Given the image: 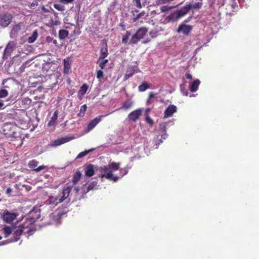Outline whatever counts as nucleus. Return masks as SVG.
Here are the masks:
<instances>
[{
	"mask_svg": "<svg viewBox=\"0 0 259 259\" xmlns=\"http://www.w3.org/2000/svg\"><path fill=\"white\" fill-rule=\"evenodd\" d=\"M72 188L71 186L64 187L58 196H50L47 200L48 203L57 205L58 203L63 202L69 196Z\"/></svg>",
	"mask_w": 259,
	"mask_h": 259,
	"instance_id": "f257e3e1",
	"label": "nucleus"
},
{
	"mask_svg": "<svg viewBox=\"0 0 259 259\" xmlns=\"http://www.w3.org/2000/svg\"><path fill=\"white\" fill-rule=\"evenodd\" d=\"M40 217V209H33L30 211L29 215L25 219L24 227L27 231L34 232V223Z\"/></svg>",
	"mask_w": 259,
	"mask_h": 259,
	"instance_id": "f03ea898",
	"label": "nucleus"
},
{
	"mask_svg": "<svg viewBox=\"0 0 259 259\" xmlns=\"http://www.w3.org/2000/svg\"><path fill=\"white\" fill-rule=\"evenodd\" d=\"M106 166L108 169V172L107 174H102L101 176V178H105L107 179L112 180L114 182L117 181L119 177L117 176H114L113 175V171L119 169L120 163L112 162Z\"/></svg>",
	"mask_w": 259,
	"mask_h": 259,
	"instance_id": "7ed1b4c3",
	"label": "nucleus"
},
{
	"mask_svg": "<svg viewBox=\"0 0 259 259\" xmlns=\"http://www.w3.org/2000/svg\"><path fill=\"white\" fill-rule=\"evenodd\" d=\"M24 222H23L22 224L20 225L19 226L13 227V230L12 231V235L13 238L12 239V241L16 242L18 241L20 238V236L23 234H26L28 235H31L33 234V232L31 230L29 231H27L24 227Z\"/></svg>",
	"mask_w": 259,
	"mask_h": 259,
	"instance_id": "20e7f679",
	"label": "nucleus"
},
{
	"mask_svg": "<svg viewBox=\"0 0 259 259\" xmlns=\"http://www.w3.org/2000/svg\"><path fill=\"white\" fill-rule=\"evenodd\" d=\"M147 32L148 28L146 27H142L139 28L132 36L128 44L131 45H137L141 39L144 38Z\"/></svg>",
	"mask_w": 259,
	"mask_h": 259,
	"instance_id": "39448f33",
	"label": "nucleus"
},
{
	"mask_svg": "<svg viewBox=\"0 0 259 259\" xmlns=\"http://www.w3.org/2000/svg\"><path fill=\"white\" fill-rule=\"evenodd\" d=\"M191 9V7L188 6V5L182 7L181 9L177 10L170 15L169 18L170 20L173 21H176L182 17L186 15Z\"/></svg>",
	"mask_w": 259,
	"mask_h": 259,
	"instance_id": "423d86ee",
	"label": "nucleus"
},
{
	"mask_svg": "<svg viewBox=\"0 0 259 259\" xmlns=\"http://www.w3.org/2000/svg\"><path fill=\"white\" fill-rule=\"evenodd\" d=\"M13 16L8 13H3L0 15V25L3 27H7L12 22Z\"/></svg>",
	"mask_w": 259,
	"mask_h": 259,
	"instance_id": "0eeeda50",
	"label": "nucleus"
},
{
	"mask_svg": "<svg viewBox=\"0 0 259 259\" xmlns=\"http://www.w3.org/2000/svg\"><path fill=\"white\" fill-rule=\"evenodd\" d=\"M73 139L74 137L73 136L62 137L61 138H59L53 141L49 144V146L51 147L58 146L68 142H69L70 141L73 140Z\"/></svg>",
	"mask_w": 259,
	"mask_h": 259,
	"instance_id": "6e6552de",
	"label": "nucleus"
},
{
	"mask_svg": "<svg viewBox=\"0 0 259 259\" xmlns=\"http://www.w3.org/2000/svg\"><path fill=\"white\" fill-rule=\"evenodd\" d=\"M31 103V99L28 97L21 99L18 101L19 107L22 110L28 109L30 107Z\"/></svg>",
	"mask_w": 259,
	"mask_h": 259,
	"instance_id": "1a4fd4ad",
	"label": "nucleus"
},
{
	"mask_svg": "<svg viewBox=\"0 0 259 259\" xmlns=\"http://www.w3.org/2000/svg\"><path fill=\"white\" fill-rule=\"evenodd\" d=\"M16 46V43L13 41H10L7 44L4 52L3 57L5 59H8V58L11 55V54L14 51Z\"/></svg>",
	"mask_w": 259,
	"mask_h": 259,
	"instance_id": "9d476101",
	"label": "nucleus"
},
{
	"mask_svg": "<svg viewBox=\"0 0 259 259\" xmlns=\"http://www.w3.org/2000/svg\"><path fill=\"white\" fill-rule=\"evenodd\" d=\"M110 114V113H109L105 115H101L92 120L88 125V132H89L93 130L100 122L102 118L106 117V116L109 115Z\"/></svg>",
	"mask_w": 259,
	"mask_h": 259,
	"instance_id": "9b49d317",
	"label": "nucleus"
},
{
	"mask_svg": "<svg viewBox=\"0 0 259 259\" xmlns=\"http://www.w3.org/2000/svg\"><path fill=\"white\" fill-rule=\"evenodd\" d=\"M3 131L5 134H13L16 128V124L11 122H6L3 125Z\"/></svg>",
	"mask_w": 259,
	"mask_h": 259,
	"instance_id": "f8f14e48",
	"label": "nucleus"
},
{
	"mask_svg": "<svg viewBox=\"0 0 259 259\" xmlns=\"http://www.w3.org/2000/svg\"><path fill=\"white\" fill-rule=\"evenodd\" d=\"M17 214L14 212H10L8 210H5L3 214V219L6 222L10 223L16 218Z\"/></svg>",
	"mask_w": 259,
	"mask_h": 259,
	"instance_id": "ddd939ff",
	"label": "nucleus"
},
{
	"mask_svg": "<svg viewBox=\"0 0 259 259\" xmlns=\"http://www.w3.org/2000/svg\"><path fill=\"white\" fill-rule=\"evenodd\" d=\"M142 110L141 109H137L131 112L128 115V118L130 120L136 122L142 115Z\"/></svg>",
	"mask_w": 259,
	"mask_h": 259,
	"instance_id": "4468645a",
	"label": "nucleus"
},
{
	"mask_svg": "<svg viewBox=\"0 0 259 259\" xmlns=\"http://www.w3.org/2000/svg\"><path fill=\"white\" fill-rule=\"evenodd\" d=\"M138 67L134 65H130L128 66L127 69L126 70V73L124 76V80H126L128 79L130 77H132L135 72H138Z\"/></svg>",
	"mask_w": 259,
	"mask_h": 259,
	"instance_id": "2eb2a0df",
	"label": "nucleus"
},
{
	"mask_svg": "<svg viewBox=\"0 0 259 259\" xmlns=\"http://www.w3.org/2000/svg\"><path fill=\"white\" fill-rule=\"evenodd\" d=\"M38 162L35 159H33L29 161L28 166L33 170L36 172H39L46 168V166L41 165L37 167Z\"/></svg>",
	"mask_w": 259,
	"mask_h": 259,
	"instance_id": "dca6fc26",
	"label": "nucleus"
},
{
	"mask_svg": "<svg viewBox=\"0 0 259 259\" xmlns=\"http://www.w3.org/2000/svg\"><path fill=\"white\" fill-rule=\"evenodd\" d=\"M192 29L193 27L192 26L182 24L180 25L177 31L179 33L183 32L184 34L188 35Z\"/></svg>",
	"mask_w": 259,
	"mask_h": 259,
	"instance_id": "f3484780",
	"label": "nucleus"
},
{
	"mask_svg": "<svg viewBox=\"0 0 259 259\" xmlns=\"http://www.w3.org/2000/svg\"><path fill=\"white\" fill-rule=\"evenodd\" d=\"M177 111V107L174 105H170L167 107L164 113V118H168L172 116L173 114Z\"/></svg>",
	"mask_w": 259,
	"mask_h": 259,
	"instance_id": "a211bd4d",
	"label": "nucleus"
},
{
	"mask_svg": "<svg viewBox=\"0 0 259 259\" xmlns=\"http://www.w3.org/2000/svg\"><path fill=\"white\" fill-rule=\"evenodd\" d=\"M96 167L92 164H89L84 168L85 175L88 177L93 176L95 174Z\"/></svg>",
	"mask_w": 259,
	"mask_h": 259,
	"instance_id": "6ab92c4d",
	"label": "nucleus"
},
{
	"mask_svg": "<svg viewBox=\"0 0 259 259\" xmlns=\"http://www.w3.org/2000/svg\"><path fill=\"white\" fill-rule=\"evenodd\" d=\"M89 89V85L86 83L83 84V85L80 88L78 92V97L79 99H82V97L87 92Z\"/></svg>",
	"mask_w": 259,
	"mask_h": 259,
	"instance_id": "aec40b11",
	"label": "nucleus"
},
{
	"mask_svg": "<svg viewBox=\"0 0 259 259\" xmlns=\"http://www.w3.org/2000/svg\"><path fill=\"white\" fill-rule=\"evenodd\" d=\"M58 111L57 110H56L52 117H51L50 120L48 123V126H55L57 124V120L58 118Z\"/></svg>",
	"mask_w": 259,
	"mask_h": 259,
	"instance_id": "412c9836",
	"label": "nucleus"
},
{
	"mask_svg": "<svg viewBox=\"0 0 259 259\" xmlns=\"http://www.w3.org/2000/svg\"><path fill=\"white\" fill-rule=\"evenodd\" d=\"M200 81L199 79L195 80L190 85V90L191 92H196L199 87Z\"/></svg>",
	"mask_w": 259,
	"mask_h": 259,
	"instance_id": "4be33fe9",
	"label": "nucleus"
},
{
	"mask_svg": "<svg viewBox=\"0 0 259 259\" xmlns=\"http://www.w3.org/2000/svg\"><path fill=\"white\" fill-rule=\"evenodd\" d=\"M81 176L82 174L79 171H76L75 172L72 179V182L73 184H76L80 180Z\"/></svg>",
	"mask_w": 259,
	"mask_h": 259,
	"instance_id": "5701e85b",
	"label": "nucleus"
},
{
	"mask_svg": "<svg viewBox=\"0 0 259 259\" xmlns=\"http://www.w3.org/2000/svg\"><path fill=\"white\" fill-rule=\"evenodd\" d=\"M64 63V69H63V72L65 74H68L69 71V69H70V63H69L68 60H64L63 61Z\"/></svg>",
	"mask_w": 259,
	"mask_h": 259,
	"instance_id": "b1692460",
	"label": "nucleus"
},
{
	"mask_svg": "<svg viewBox=\"0 0 259 259\" xmlns=\"http://www.w3.org/2000/svg\"><path fill=\"white\" fill-rule=\"evenodd\" d=\"M68 35V31L65 29H61L59 31V38L60 39H64Z\"/></svg>",
	"mask_w": 259,
	"mask_h": 259,
	"instance_id": "393cba45",
	"label": "nucleus"
},
{
	"mask_svg": "<svg viewBox=\"0 0 259 259\" xmlns=\"http://www.w3.org/2000/svg\"><path fill=\"white\" fill-rule=\"evenodd\" d=\"M132 105L133 102L130 100H127L123 103L121 108L126 110L130 108Z\"/></svg>",
	"mask_w": 259,
	"mask_h": 259,
	"instance_id": "a878e982",
	"label": "nucleus"
},
{
	"mask_svg": "<svg viewBox=\"0 0 259 259\" xmlns=\"http://www.w3.org/2000/svg\"><path fill=\"white\" fill-rule=\"evenodd\" d=\"M13 227H14L11 228L10 227L6 226L4 228L3 230H4V235H5V237H7L10 234H12V232H13L12 231L13 230Z\"/></svg>",
	"mask_w": 259,
	"mask_h": 259,
	"instance_id": "bb28decb",
	"label": "nucleus"
},
{
	"mask_svg": "<svg viewBox=\"0 0 259 259\" xmlns=\"http://www.w3.org/2000/svg\"><path fill=\"white\" fill-rule=\"evenodd\" d=\"M149 88H150L149 84L146 82H144L139 86L138 90L140 92H143Z\"/></svg>",
	"mask_w": 259,
	"mask_h": 259,
	"instance_id": "cd10ccee",
	"label": "nucleus"
},
{
	"mask_svg": "<svg viewBox=\"0 0 259 259\" xmlns=\"http://www.w3.org/2000/svg\"><path fill=\"white\" fill-rule=\"evenodd\" d=\"M96 171H99L101 174V176L103 174H107L108 172V169L106 165H104L103 166L98 167L96 166ZM101 177V176H100Z\"/></svg>",
	"mask_w": 259,
	"mask_h": 259,
	"instance_id": "c85d7f7f",
	"label": "nucleus"
},
{
	"mask_svg": "<svg viewBox=\"0 0 259 259\" xmlns=\"http://www.w3.org/2000/svg\"><path fill=\"white\" fill-rule=\"evenodd\" d=\"M108 62V60L107 59L104 60V59H100V58H99L98 62H97V63L99 64V66L102 69H103L105 68L106 64Z\"/></svg>",
	"mask_w": 259,
	"mask_h": 259,
	"instance_id": "c756f323",
	"label": "nucleus"
},
{
	"mask_svg": "<svg viewBox=\"0 0 259 259\" xmlns=\"http://www.w3.org/2000/svg\"><path fill=\"white\" fill-rule=\"evenodd\" d=\"M131 33L130 31H126L125 32V34L123 35L122 38V43L126 45L128 42V39L129 37L131 36Z\"/></svg>",
	"mask_w": 259,
	"mask_h": 259,
	"instance_id": "7c9ffc66",
	"label": "nucleus"
},
{
	"mask_svg": "<svg viewBox=\"0 0 259 259\" xmlns=\"http://www.w3.org/2000/svg\"><path fill=\"white\" fill-rule=\"evenodd\" d=\"M200 1L194 3L193 5L188 4V6L191 7V9H197L201 8L202 6V0H199Z\"/></svg>",
	"mask_w": 259,
	"mask_h": 259,
	"instance_id": "2f4dec72",
	"label": "nucleus"
},
{
	"mask_svg": "<svg viewBox=\"0 0 259 259\" xmlns=\"http://www.w3.org/2000/svg\"><path fill=\"white\" fill-rule=\"evenodd\" d=\"M94 150V149L92 148L88 150L82 151L78 154V155L76 157V158H81L82 157H83L84 156H86L88 154H89L90 152H92Z\"/></svg>",
	"mask_w": 259,
	"mask_h": 259,
	"instance_id": "473e14b6",
	"label": "nucleus"
},
{
	"mask_svg": "<svg viewBox=\"0 0 259 259\" xmlns=\"http://www.w3.org/2000/svg\"><path fill=\"white\" fill-rule=\"evenodd\" d=\"M108 55V51L107 48H101V53L100 56L99 58L100 59H104Z\"/></svg>",
	"mask_w": 259,
	"mask_h": 259,
	"instance_id": "72a5a7b5",
	"label": "nucleus"
},
{
	"mask_svg": "<svg viewBox=\"0 0 259 259\" xmlns=\"http://www.w3.org/2000/svg\"><path fill=\"white\" fill-rule=\"evenodd\" d=\"M87 106L86 104H84L82 106H81L80 109L79 113L78 114V116L82 117L83 116L85 111H87Z\"/></svg>",
	"mask_w": 259,
	"mask_h": 259,
	"instance_id": "f704fd0d",
	"label": "nucleus"
},
{
	"mask_svg": "<svg viewBox=\"0 0 259 259\" xmlns=\"http://www.w3.org/2000/svg\"><path fill=\"white\" fill-rule=\"evenodd\" d=\"M41 10L44 13H50L56 14V12L50 7L49 9H47L45 6H43L41 7Z\"/></svg>",
	"mask_w": 259,
	"mask_h": 259,
	"instance_id": "c9c22d12",
	"label": "nucleus"
},
{
	"mask_svg": "<svg viewBox=\"0 0 259 259\" xmlns=\"http://www.w3.org/2000/svg\"><path fill=\"white\" fill-rule=\"evenodd\" d=\"M37 32L34 31L32 34V35L29 37L28 42L30 43L33 42L37 38Z\"/></svg>",
	"mask_w": 259,
	"mask_h": 259,
	"instance_id": "e433bc0d",
	"label": "nucleus"
},
{
	"mask_svg": "<svg viewBox=\"0 0 259 259\" xmlns=\"http://www.w3.org/2000/svg\"><path fill=\"white\" fill-rule=\"evenodd\" d=\"M54 7L56 10L60 11H64L65 10V8L63 5H62L59 4H54Z\"/></svg>",
	"mask_w": 259,
	"mask_h": 259,
	"instance_id": "4c0bfd02",
	"label": "nucleus"
},
{
	"mask_svg": "<svg viewBox=\"0 0 259 259\" xmlns=\"http://www.w3.org/2000/svg\"><path fill=\"white\" fill-rule=\"evenodd\" d=\"M46 41L48 43H53L55 46H57L58 42L57 40L54 39L52 37L48 36L46 37Z\"/></svg>",
	"mask_w": 259,
	"mask_h": 259,
	"instance_id": "58836bf2",
	"label": "nucleus"
},
{
	"mask_svg": "<svg viewBox=\"0 0 259 259\" xmlns=\"http://www.w3.org/2000/svg\"><path fill=\"white\" fill-rule=\"evenodd\" d=\"M145 15V12L144 11H142V12L140 13L139 14H137L134 18H133V22H135L138 21V20L142 17L144 16Z\"/></svg>",
	"mask_w": 259,
	"mask_h": 259,
	"instance_id": "ea45409f",
	"label": "nucleus"
},
{
	"mask_svg": "<svg viewBox=\"0 0 259 259\" xmlns=\"http://www.w3.org/2000/svg\"><path fill=\"white\" fill-rule=\"evenodd\" d=\"M145 120L147 123L150 124L151 126H152L154 122L153 120L151 118L148 114H145Z\"/></svg>",
	"mask_w": 259,
	"mask_h": 259,
	"instance_id": "a19ab883",
	"label": "nucleus"
},
{
	"mask_svg": "<svg viewBox=\"0 0 259 259\" xmlns=\"http://www.w3.org/2000/svg\"><path fill=\"white\" fill-rule=\"evenodd\" d=\"M8 95V92L5 89L0 90V98H5Z\"/></svg>",
	"mask_w": 259,
	"mask_h": 259,
	"instance_id": "79ce46f5",
	"label": "nucleus"
},
{
	"mask_svg": "<svg viewBox=\"0 0 259 259\" xmlns=\"http://www.w3.org/2000/svg\"><path fill=\"white\" fill-rule=\"evenodd\" d=\"M97 184V182H93L91 183H90L87 188V192H89L90 190H92L95 186H96Z\"/></svg>",
	"mask_w": 259,
	"mask_h": 259,
	"instance_id": "37998d69",
	"label": "nucleus"
},
{
	"mask_svg": "<svg viewBox=\"0 0 259 259\" xmlns=\"http://www.w3.org/2000/svg\"><path fill=\"white\" fill-rule=\"evenodd\" d=\"M172 2L171 0H156L155 3L156 5H160L166 4L168 2Z\"/></svg>",
	"mask_w": 259,
	"mask_h": 259,
	"instance_id": "c03bdc74",
	"label": "nucleus"
},
{
	"mask_svg": "<svg viewBox=\"0 0 259 259\" xmlns=\"http://www.w3.org/2000/svg\"><path fill=\"white\" fill-rule=\"evenodd\" d=\"M171 8V7H168L167 6H163L162 7H161L160 10L161 12H165L169 11Z\"/></svg>",
	"mask_w": 259,
	"mask_h": 259,
	"instance_id": "a18cd8bd",
	"label": "nucleus"
},
{
	"mask_svg": "<svg viewBox=\"0 0 259 259\" xmlns=\"http://www.w3.org/2000/svg\"><path fill=\"white\" fill-rule=\"evenodd\" d=\"M133 2L135 3V6L139 9L142 8V5L140 0H133Z\"/></svg>",
	"mask_w": 259,
	"mask_h": 259,
	"instance_id": "49530a36",
	"label": "nucleus"
},
{
	"mask_svg": "<svg viewBox=\"0 0 259 259\" xmlns=\"http://www.w3.org/2000/svg\"><path fill=\"white\" fill-rule=\"evenodd\" d=\"M103 76V72L101 70H98L97 72V78H100Z\"/></svg>",
	"mask_w": 259,
	"mask_h": 259,
	"instance_id": "de8ad7c7",
	"label": "nucleus"
},
{
	"mask_svg": "<svg viewBox=\"0 0 259 259\" xmlns=\"http://www.w3.org/2000/svg\"><path fill=\"white\" fill-rule=\"evenodd\" d=\"M74 1V0H59V2L63 4L70 3Z\"/></svg>",
	"mask_w": 259,
	"mask_h": 259,
	"instance_id": "09e8293b",
	"label": "nucleus"
},
{
	"mask_svg": "<svg viewBox=\"0 0 259 259\" xmlns=\"http://www.w3.org/2000/svg\"><path fill=\"white\" fill-rule=\"evenodd\" d=\"M155 96L153 92H150L148 95V100H151L152 98H153Z\"/></svg>",
	"mask_w": 259,
	"mask_h": 259,
	"instance_id": "8fccbe9b",
	"label": "nucleus"
},
{
	"mask_svg": "<svg viewBox=\"0 0 259 259\" xmlns=\"http://www.w3.org/2000/svg\"><path fill=\"white\" fill-rule=\"evenodd\" d=\"M120 172L122 174V176H124L127 174V170L125 168H122L120 169Z\"/></svg>",
	"mask_w": 259,
	"mask_h": 259,
	"instance_id": "3c124183",
	"label": "nucleus"
},
{
	"mask_svg": "<svg viewBox=\"0 0 259 259\" xmlns=\"http://www.w3.org/2000/svg\"><path fill=\"white\" fill-rule=\"evenodd\" d=\"M12 192V189L11 188H8L6 190V194L8 195H10Z\"/></svg>",
	"mask_w": 259,
	"mask_h": 259,
	"instance_id": "603ef678",
	"label": "nucleus"
},
{
	"mask_svg": "<svg viewBox=\"0 0 259 259\" xmlns=\"http://www.w3.org/2000/svg\"><path fill=\"white\" fill-rule=\"evenodd\" d=\"M20 29V28L19 26L16 25L13 28V31H17L19 30Z\"/></svg>",
	"mask_w": 259,
	"mask_h": 259,
	"instance_id": "864d4df0",
	"label": "nucleus"
},
{
	"mask_svg": "<svg viewBox=\"0 0 259 259\" xmlns=\"http://www.w3.org/2000/svg\"><path fill=\"white\" fill-rule=\"evenodd\" d=\"M186 76V78L188 79H192V75L189 73L187 74Z\"/></svg>",
	"mask_w": 259,
	"mask_h": 259,
	"instance_id": "5fc2aeb1",
	"label": "nucleus"
},
{
	"mask_svg": "<svg viewBox=\"0 0 259 259\" xmlns=\"http://www.w3.org/2000/svg\"><path fill=\"white\" fill-rule=\"evenodd\" d=\"M157 33V31H155L154 33V32H153L152 31H151V32H150V35L151 36H152V37H153L154 36H156V33Z\"/></svg>",
	"mask_w": 259,
	"mask_h": 259,
	"instance_id": "6e6d98bb",
	"label": "nucleus"
},
{
	"mask_svg": "<svg viewBox=\"0 0 259 259\" xmlns=\"http://www.w3.org/2000/svg\"><path fill=\"white\" fill-rule=\"evenodd\" d=\"M4 106V104L2 100H0V109H2Z\"/></svg>",
	"mask_w": 259,
	"mask_h": 259,
	"instance_id": "4d7b16f0",
	"label": "nucleus"
},
{
	"mask_svg": "<svg viewBox=\"0 0 259 259\" xmlns=\"http://www.w3.org/2000/svg\"><path fill=\"white\" fill-rule=\"evenodd\" d=\"M167 136H168V135H167V134H166V133H165L164 134H163V135L162 136V137H163V138L164 139H166V138L167 137Z\"/></svg>",
	"mask_w": 259,
	"mask_h": 259,
	"instance_id": "13d9d810",
	"label": "nucleus"
},
{
	"mask_svg": "<svg viewBox=\"0 0 259 259\" xmlns=\"http://www.w3.org/2000/svg\"><path fill=\"white\" fill-rule=\"evenodd\" d=\"M150 111V108H147L146 110V114H148V113Z\"/></svg>",
	"mask_w": 259,
	"mask_h": 259,
	"instance_id": "bf43d9fd",
	"label": "nucleus"
},
{
	"mask_svg": "<svg viewBox=\"0 0 259 259\" xmlns=\"http://www.w3.org/2000/svg\"><path fill=\"white\" fill-rule=\"evenodd\" d=\"M37 5V3H36V2H35V3H32L31 4V5L32 6H35V5Z\"/></svg>",
	"mask_w": 259,
	"mask_h": 259,
	"instance_id": "052dcab7",
	"label": "nucleus"
},
{
	"mask_svg": "<svg viewBox=\"0 0 259 259\" xmlns=\"http://www.w3.org/2000/svg\"><path fill=\"white\" fill-rule=\"evenodd\" d=\"M149 40H144V41H143V43L144 44H146L147 43V42H148Z\"/></svg>",
	"mask_w": 259,
	"mask_h": 259,
	"instance_id": "680f3d73",
	"label": "nucleus"
},
{
	"mask_svg": "<svg viewBox=\"0 0 259 259\" xmlns=\"http://www.w3.org/2000/svg\"><path fill=\"white\" fill-rule=\"evenodd\" d=\"M74 190H75L76 192H78L79 190L78 188H75Z\"/></svg>",
	"mask_w": 259,
	"mask_h": 259,
	"instance_id": "e2e57ef3",
	"label": "nucleus"
},
{
	"mask_svg": "<svg viewBox=\"0 0 259 259\" xmlns=\"http://www.w3.org/2000/svg\"><path fill=\"white\" fill-rule=\"evenodd\" d=\"M185 96H187L188 95V93L187 92H186L185 94H184Z\"/></svg>",
	"mask_w": 259,
	"mask_h": 259,
	"instance_id": "0e129e2a",
	"label": "nucleus"
},
{
	"mask_svg": "<svg viewBox=\"0 0 259 259\" xmlns=\"http://www.w3.org/2000/svg\"><path fill=\"white\" fill-rule=\"evenodd\" d=\"M2 239V237L0 236V240Z\"/></svg>",
	"mask_w": 259,
	"mask_h": 259,
	"instance_id": "69168bd1",
	"label": "nucleus"
},
{
	"mask_svg": "<svg viewBox=\"0 0 259 259\" xmlns=\"http://www.w3.org/2000/svg\"><path fill=\"white\" fill-rule=\"evenodd\" d=\"M135 12H138V10H135Z\"/></svg>",
	"mask_w": 259,
	"mask_h": 259,
	"instance_id": "338daca9",
	"label": "nucleus"
},
{
	"mask_svg": "<svg viewBox=\"0 0 259 259\" xmlns=\"http://www.w3.org/2000/svg\"><path fill=\"white\" fill-rule=\"evenodd\" d=\"M55 15V16H57V13H56V14H54Z\"/></svg>",
	"mask_w": 259,
	"mask_h": 259,
	"instance_id": "774afa93",
	"label": "nucleus"
}]
</instances>
